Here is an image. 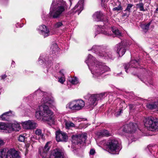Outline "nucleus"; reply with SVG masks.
I'll return each instance as SVG.
<instances>
[{"label": "nucleus", "instance_id": "5fc2aeb1", "mask_svg": "<svg viewBox=\"0 0 158 158\" xmlns=\"http://www.w3.org/2000/svg\"><path fill=\"white\" fill-rule=\"evenodd\" d=\"M70 3H71V1H70Z\"/></svg>", "mask_w": 158, "mask_h": 158}, {"label": "nucleus", "instance_id": "72a5a7b5", "mask_svg": "<svg viewBox=\"0 0 158 158\" xmlns=\"http://www.w3.org/2000/svg\"><path fill=\"white\" fill-rule=\"evenodd\" d=\"M63 26V24L62 22H58L56 23L54 25L55 28L57 29Z\"/></svg>", "mask_w": 158, "mask_h": 158}, {"label": "nucleus", "instance_id": "20e7f679", "mask_svg": "<svg viewBox=\"0 0 158 158\" xmlns=\"http://www.w3.org/2000/svg\"><path fill=\"white\" fill-rule=\"evenodd\" d=\"M120 143L115 139H110L108 141L106 145L108 152L112 154H118L120 150Z\"/></svg>", "mask_w": 158, "mask_h": 158}, {"label": "nucleus", "instance_id": "4468645a", "mask_svg": "<svg viewBox=\"0 0 158 158\" xmlns=\"http://www.w3.org/2000/svg\"><path fill=\"white\" fill-rule=\"evenodd\" d=\"M38 30L40 31V33L43 35L44 38L50 35V33L49 29L44 25L40 26L38 28Z\"/></svg>", "mask_w": 158, "mask_h": 158}, {"label": "nucleus", "instance_id": "5701e85b", "mask_svg": "<svg viewBox=\"0 0 158 158\" xmlns=\"http://www.w3.org/2000/svg\"><path fill=\"white\" fill-rule=\"evenodd\" d=\"M121 106L120 108L119 109V110L115 113V115L116 116H118L120 115L121 113H123V109L122 108H123V106L124 108L127 107V105L125 104L124 102H122L120 104Z\"/></svg>", "mask_w": 158, "mask_h": 158}, {"label": "nucleus", "instance_id": "ea45409f", "mask_svg": "<svg viewBox=\"0 0 158 158\" xmlns=\"http://www.w3.org/2000/svg\"><path fill=\"white\" fill-rule=\"evenodd\" d=\"M101 49V48L99 46H93L92 48V49L94 50L96 52H98V50Z\"/></svg>", "mask_w": 158, "mask_h": 158}, {"label": "nucleus", "instance_id": "4c0bfd02", "mask_svg": "<svg viewBox=\"0 0 158 158\" xmlns=\"http://www.w3.org/2000/svg\"><path fill=\"white\" fill-rule=\"evenodd\" d=\"M112 4H113L114 6L115 7L121 6V3L119 2V1H116L113 3H112Z\"/></svg>", "mask_w": 158, "mask_h": 158}, {"label": "nucleus", "instance_id": "49530a36", "mask_svg": "<svg viewBox=\"0 0 158 158\" xmlns=\"http://www.w3.org/2000/svg\"><path fill=\"white\" fill-rule=\"evenodd\" d=\"M6 74H4L1 76V79L2 80L4 79L6 77Z\"/></svg>", "mask_w": 158, "mask_h": 158}, {"label": "nucleus", "instance_id": "09e8293b", "mask_svg": "<svg viewBox=\"0 0 158 158\" xmlns=\"http://www.w3.org/2000/svg\"><path fill=\"white\" fill-rule=\"evenodd\" d=\"M39 64H41L43 62V60L41 59L40 57L39 59Z\"/></svg>", "mask_w": 158, "mask_h": 158}, {"label": "nucleus", "instance_id": "a19ab883", "mask_svg": "<svg viewBox=\"0 0 158 158\" xmlns=\"http://www.w3.org/2000/svg\"><path fill=\"white\" fill-rule=\"evenodd\" d=\"M25 138V137L24 136L21 135L19 136L18 139L19 141L23 142L24 141Z\"/></svg>", "mask_w": 158, "mask_h": 158}, {"label": "nucleus", "instance_id": "58836bf2", "mask_svg": "<svg viewBox=\"0 0 158 158\" xmlns=\"http://www.w3.org/2000/svg\"><path fill=\"white\" fill-rule=\"evenodd\" d=\"M122 9H123L122 7L121 6H119L115 7L112 10L113 11H119V10H122Z\"/></svg>", "mask_w": 158, "mask_h": 158}, {"label": "nucleus", "instance_id": "f8f14e48", "mask_svg": "<svg viewBox=\"0 0 158 158\" xmlns=\"http://www.w3.org/2000/svg\"><path fill=\"white\" fill-rule=\"evenodd\" d=\"M22 124L24 128L28 129H34L38 126L37 123L33 120H28L22 122Z\"/></svg>", "mask_w": 158, "mask_h": 158}, {"label": "nucleus", "instance_id": "603ef678", "mask_svg": "<svg viewBox=\"0 0 158 158\" xmlns=\"http://www.w3.org/2000/svg\"><path fill=\"white\" fill-rule=\"evenodd\" d=\"M150 147H151V146H148V150H150Z\"/></svg>", "mask_w": 158, "mask_h": 158}, {"label": "nucleus", "instance_id": "f704fd0d", "mask_svg": "<svg viewBox=\"0 0 158 158\" xmlns=\"http://www.w3.org/2000/svg\"><path fill=\"white\" fill-rule=\"evenodd\" d=\"M138 63L136 60H131L130 63L131 67L136 68V65L138 64Z\"/></svg>", "mask_w": 158, "mask_h": 158}, {"label": "nucleus", "instance_id": "2eb2a0df", "mask_svg": "<svg viewBox=\"0 0 158 158\" xmlns=\"http://www.w3.org/2000/svg\"><path fill=\"white\" fill-rule=\"evenodd\" d=\"M52 156L53 158H64L63 153L62 151L58 149L53 150L51 152V156Z\"/></svg>", "mask_w": 158, "mask_h": 158}, {"label": "nucleus", "instance_id": "ddd939ff", "mask_svg": "<svg viewBox=\"0 0 158 158\" xmlns=\"http://www.w3.org/2000/svg\"><path fill=\"white\" fill-rule=\"evenodd\" d=\"M56 139L57 141L66 142L68 139V137L66 134L60 131H56Z\"/></svg>", "mask_w": 158, "mask_h": 158}, {"label": "nucleus", "instance_id": "aec40b11", "mask_svg": "<svg viewBox=\"0 0 158 158\" xmlns=\"http://www.w3.org/2000/svg\"><path fill=\"white\" fill-rule=\"evenodd\" d=\"M98 53H99V55L101 56H105L106 57H107V56L110 59H112L113 58V57L112 56V55L110 52H108L107 53H104L103 52H102L99 51Z\"/></svg>", "mask_w": 158, "mask_h": 158}, {"label": "nucleus", "instance_id": "412c9836", "mask_svg": "<svg viewBox=\"0 0 158 158\" xmlns=\"http://www.w3.org/2000/svg\"><path fill=\"white\" fill-rule=\"evenodd\" d=\"M83 3L84 1H79L77 4L75 6V9H77L76 11L79 10L81 12L83 10Z\"/></svg>", "mask_w": 158, "mask_h": 158}, {"label": "nucleus", "instance_id": "6e6552de", "mask_svg": "<svg viewBox=\"0 0 158 158\" xmlns=\"http://www.w3.org/2000/svg\"><path fill=\"white\" fill-rule=\"evenodd\" d=\"M128 46V44L127 41L126 40H123L116 45L114 50L119 56H121L124 54L127 47Z\"/></svg>", "mask_w": 158, "mask_h": 158}, {"label": "nucleus", "instance_id": "6e6d98bb", "mask_svg": "<svg viewBox=\"0 0 158 158\" xmlns=\"http://www.w3.org/2000/svg\"><path fill=\"white\" fill-rule=\"evenodd\" d=\"M80 13V12L79 13H78V14L79 15Z\"/></svg>", "mask_w": 158, "mask_h": 158}, {"label": "nucleus", "instance_id": "c85d7f7f", "mask_svg": "<svg viewBox=\"0 0 158 158\" xmlns=\"http://www.w3.org/2000/svg\"><path fill=\"white\" fill-rule=\"evenodd\" d=\"M69 81L73 85L77 84L78 83V79L76 77H71L69 79Z\"/></svg>", "mask_w": 158, "mask_h": 158}, {"label": "nucleus", "instance_id": "864d4df0", "mask_svg": "<svg viewBox=\"0 0 158 158\" xmlns=\"http://www.w3.org/2000/svg\"><path fill=\"white\" fill-rule=\"evenodd\" d=\"M129 128H132V127H129Z\"/></svg>", "mask_w": 158, "mask_h": 158}, {"label": "nucleus", "instance_id": "4be33fe9", "mask_svg": "<svg viewBox=\"0 0 158 158\" xmlns=\"http://www.w3.org/2000/svg\"><path fill=\"white\" fill-rule=\"evenodd\" d=\"M98 135L99 136H109L110 135L109 132L107 130L104 129L98 133Z\"/></svg>", "mask_w": 158, "mask_h": 158}, {"label": "nucleus", "instance_id": "3c124183", "mask_svg": "<svg viewBox=\"0 0 158 158\" xmlns=\"http://www.w3.org/2000/svg\"><path fill=\"white\" fill-rule=\"evenodd\" d=\"M11 114H12V112H11V113H10V114H6V115L7 116V117L8 118H9V116H10L11 115Z\"/></svg>", "mask_w": 158, "mask_h": 158}, {"label": "nucleus", "instance_id": "e433bc0d", "mask_svg": "<svg viewBox=\"0 0 158 158\" xmlns=\"http://www.w3.org/2000/svg\"><path fill=\"white\" fill-rule=\"evenodd\" d=\"M133 5L132 4H129L127 5V8L124 10V11H127L130 13V9L133 6Z\"/></svg>", "mask_w": 158, "mask_h": 158}, {"label": "nucleus", "instance_id": "393cba45", "mask_svg": "<svg viewBox=\"0 0 158 158\" xmlns=\"http://www.w3.org/2000/svg\"><path fill=\"white\" fill-rule=\"evenodd\" d=\"M7 152L6 149H0V158H7Z\"/></svg>", "mask_w": 158, "mask_h": 158}, {"label": "nucleus", "instance_id": "a211bd4d", "mask_svg": "<svg viewBox=\"0 0 158 158\" xmlns=\"http://www.w3.org/2000/svg\"><path fill=\"white\" fill-rule=\"evenodd\" d=\"M146 106L148 109L151 110L156 109L158 111V102L153 103L147 104Z\"/></svg>", "mask_w": 158, "mask_h": 158}, {"label": "nucleus", "instance_id": "2f4dec72", "mask_svg": "<svg viewBox=\"0 0 158 158\" xmlns=\"http://www.w3.org/2000/svg\"><path fill=\"white\" fill-rule=\"evenodd\" d=\"M151 24V22H149L146 24L142 25L141 27L145 32L147 31L149 29V26Z\"/></svg>", "mask_w": 158, "mask_h": 158}, {"label": "nucleus", "instance_id": "cd10ccee", "mask_svg": "<svg viewBox=\"0 0 158 158\" xmlns=\"http://www.w3.org/2000/svg\"><path fill=\"white\" fill-rule=\"evenodd\" d=\"M111 29L113 32L116 36L119 37L121 36V33L116 28L113 27L111 28Z\"/></svg>", "mask_w": 158, "mask_h": 158}, {"label": "nucleus", "instance_id": "79ce46f5", "mask_svg": "<svg viewBox=\"0 0 158 158\" xmlns=\"http://www.w3.org/2000/svg\"><path fill=\"white\" fill-rule=\"evenodd\" d=\"M124 66L125 71L127 73V70L131 66V65L129 63H127V64H125Z\"/></svg>", "mask_w": 158, "mask_h": 158}, {"label": "nucleus", "instance_id": "1a4fd4ad", "mask_svg": "<svg viewBox=\"0 0 158 158\" xmlns=\"http://www.w3.org/2000/svg\"><path fill=\"white\" fill-rule=\"evenodd\" d=\"M50 142H48L47 143L44 148L40 147L39 148V152L42 158H51V157L48 155V152L50 148Z\"/></svg>", "mask_w": 158, "mask_h": 158}, {"label": "nucleus", "instance_id": "b1692460", "mask_svg": "<svg viewBox=\"0 0 158 158\" xmlns=\"http://www.w3.org/2000/svg\"><path fill=\"white\" fill-rule=\"evenodd\" d=\"M35 133L36 135L39 136L40 139H42L43 140L45 139L44 135L42 133V130L40 129H37L35 131Z\"/></svg>", "mask_w": 158, "mask_h": 158}, {"label": "nucleus", "instance_id": "bb28decb", "mask_svg": "<svg viewBox=\"0 0 158 158\" xmlns=\"http://www.w3.org/2000/svg\"><path fill=\"white\" fill-rule=\"evenodd\" d=\"M11 113V111L3 113L0 116V119L4 121H8L9 119V118L7 117L6 114H10Z\"/></svg>", "mask_w": 158, "mask_h": 158}, {"label": "nucleus", "instance_id": "7c9ffc66", "mask_svg": "<svg viewBox=\"0 0 158 158\" xmlns=\"http://www.w3.org/2000/svg\"><path fill=\"white\" fill-rule=\"evenodd\" d=\"M137 8L139 9L140 11H145V10L144 8V4L142 3L137 4L136 5Z\"/></svg>", "mask_w": 158, "mask_h": 158}, {"label": "nucleus", "instance_id": "f03ea898", "mask_svg": "<svg viewBox=\"0 0 158 158\" xmlns=\"http://www.w3.org/2000/svg\"><path fill=\"white\" fill-rule=\"evenodd\" d=\"M92 74L98 77L105 72L110 71V68L104 64L96 60L91 55L89 54L85 61Z\"/></svg>", "mask_w": 158, "mask_h": 158}, {"label": "nucleus", "instance_id": "a18cd8bd", "mask_svg": "<svg viewBox=\"0 0 158 158\" xmlns=\"http://www.w3.org/2000/svg\"><path fill=\"white\" fill-rule=\"evenodd\" d=\"M95 153V151L94 149H91L90 150V154L91 155H93Z\"/></svg>", "mask_w": 158, "mask_h": 158}, {"label": "nucleus", "instance_id": "0eeeda50", "mask_svg": "<svg viewBox=\"0 0 158 158\" xmlns=\"http://www.w3.org/2000/svg\"><path fill=\"white\" fill-rule=\"evenodd\" d=\"M105 94V93H103L91 95L89 96L88 101L86 103L87 106L89 108H93L97 104L98 101L104 97Z\"/></svg>", "mask_w": 158, "mask_h": 158}, {"label": "nucleus", "instance_id": "f257e3e1", "mask_svg": "<svg viewBox=\"0 0 158 158\" xmlns=\"http://www.w3.org/2000/svg\"><path fill=\"white\" fill-rule=\"evenodd\" d=\"M35 93L36 95L39 93L42 95H44L42 100L44 103V105L40 107V110L36 112V117L37 119H39L42 117L43 118V119L47 121L48 124L50 125L55 124L56 121L53 116V113L49 109L48 106V105L49 106L51 107L54 106V102L53 99L48 97L47 93L45 92L43 94L40 90H37Z\"/></svg>", "mask_w": 158, "mask_h": 158}, {"label": "nucleus", "instance_id": "c03bdc74", "mask_svg": "<svg viewBox=\"0 0 158 158\" xmlns=\"http://www.w3.org/2000/svg\"><path fill=\"white\" fill-rule=\"evenodd\" d=\"M64 81L65 79L61 78H59V82L62 84L64 83Z\"/></svg>", "mask_w": 158, "mask_h": 158}, {"label": "nucleus", "instance_id": "6ab92c4d", "mask_svg": "<svg viewBox=\"0 0 158 158\" xmlns=\"http://www.w3.org/2000/svg\"><path fill=\"white\" fill-rule=\"evenodd\" d=\"M10 126L11 129L12 131H18L21 129L20 124L17 122L11 124Z\"/></svg>", "mask_w": 158, "mask_h": 158}, {"label": "nucleus", "instance_id": "dca6fc26", "mask_svg": "<svg viewBox=\"0 0 158 158\" xmlns=\"http://www.w3.org/2000/svg\"><path fill=\"white\" fill-rule=\"evenodd\" d=\"M7 158H19L20 156L17 151L11 149L7 152Z\"/></svg>", "mask_w": 158, "mask_h": 158}, {"label": "nucleus", "instance_id": "f3484780", "mask_svg": "<svg viewBox=\"0 0 158 158\" xmlns=\"http://www.w3.org/2000/svg\"><path fill=\"white\" fill-rule=\"evenodd\" d=\"M104 17V15L100 11H97L93 15L94 19L97 22L103 21Z\"/></svg>", "mask_w": 158, "mask_h": 158}, {"label": "nucleus", "instance_id": "7ed1b4c3", "mask_svg": "<svg viewBox=\"0 0 158 158\" xmlns=\"http://www.w3.org/2000/svg\"><path fill=\"white\" fill-rule=\"evenodd\" d=\"M67 8V5L65 1H53L51 5L52 10L49 13L50 17L53 19L60 18L63 15Z\"/></svg>", "mask_w": 158, "mask_h": 158}, {"label": "nucleus", "instance_id": "c9c22d12", "mask_svg": "<svg viewBox=\"0 0 158 158\" xmlns=\"http://www.w3.org/2000/svg\"><path fill=\"white\" fill-rule=\"evenodd\" d=\"M7 128V126L6 124L3 123H0V130H5Z\"/></svg>", "mask_w": 158, "mask_h": 158}, {"label": "nucleus", "instance_id": "c756f323", "mask_svg": "<svg viewBox=\"0 0 158 158\" xmlns=\"http://www.w3.org/2000/svg\"><path fill=\"white\" fill-rule=\"evenodd\" d=\"M64 122L65 123V125L66 127L68 128L72 127H74L75 126L74 124L70 121H67L65 120Z\"/></svg>", "mask_w": 158, "mask_h": 158}, {"label": "nucleus", "instance_id": "9b49d317", "mask_svg": "<svg viewBox=\"0 0 158 158\" xmlns=\"http://www.w3.org/2000/svg\"><path fill=\"white\" fill-rule=\"evenodd\" d=\"M138 127L136 123H130L128 124L124 125L122 130L123 132L126 133H132L134 132Z\"/></svg>", "mask_w": 158, "mask_h": 158}, {"label": "nucleus", "instance_id": "37998d69", "mask_svg": "<svg viewBox=\"0 0 158 158\" xmlns=\"http://www.w3.org/2000/svg\"><path fill=\"white\" fill-rule=\"evenodd\" d=\"M126 12L125 13H123V16H127L128 17L130 14V13L127 11H126Z\"/></svg>", "mask_w": 158, "mask_h": 158}, {"label": "nucleus", "instance_id": "de8ad7c7", "mask_svg": "<svg viewBox=\"0 0 158 158\" xmlns=\"http://www.w3.org/2000/svg\"><path fill=\"white\" fill-rule=\"evenodd\" d=\"M4 143V142L3 140L0 139V146L3 145Z\"/></svg>", "mask_w": 158, "mask_h": 158}, {"label": "nucleus", "instance_id": "473e14b6", "mask_svg": "<svg viewBox=\"0 0 158 158\" xmlns=\"http://www.w3.org/2000/svg\"><path fill=\"white\" fill-rule=\"evenodd\" d=\"M98 27L97 28V30L99 32V33H102L104 34H106V35H109L108 33H107L106 31H103V28H102V26H98Z\"/></svg>", "mask_w": 158, "mask_h": 158}, {"label": "nucleus", "instance_id": "423d86ee", "mask_svg": "<svg viewBox=\"0 0 158 158\" xmlns=\"http://www.w3.org/2000/svg\"><path fill=\"white\" fill-rule=\"evenodd\" d=\"M85 105V102L83 100H76L68 103L66 107L71 110L78 111L82 109Z\"/></svg>", "mask_w": 158, "mask_h": 158}, {"label": "nucleus", "instance_id": "9d476101", "mask_svg": "<svg viewBox=\"0 0 158 158\" xmlns=\"http://www.w3.org/2000/svg\"><path fill=\"white\" fill-rule=\"evenodd\" d=\"M87 138L86 133L79 135H73L72 136V142L74 143L78 144H81L84 143Z\"/></svg>", "mask_w": 158, "mask_h": 158}, {"label": "nucleus", "instance_id": "8fccbe9b", "mask_svg": "<svg viewBox=\"0 0 158 158\" xmlns=\"http://www.w3.org/2000/svg\"><path fill=\"white\" fill-rule=\"evenodd\" d=\"M15 62L14 61H12L11 63V66L12 67H15Z\"/></svg>", "mask_w": 158, "mask_h": 158}, {"label": "nucleus", "instance_id": "a878e982", "mask_svg": "<svg viewBox=\"0 0 158 158\" xmlns=\"http://www.w3.org/2000/svg\"><path fill=\"white\" fill-rule=\"evenodd\" d=\"M58 47L56 44L54 43L51 46V48L52 49V53H55L58 52Z\"/></svg>", "mask_w": 158, "mask_h": 158}, {"label": "nucleus", "instance_id": "39448f33", "mask_svg": "<svg viewBox=\"0 0 158 158\" xmlns=\"http://www.w3.org/2000/svg\"><path fill=\"white\" fill-rule=\"evenodd\" d=\"M143 121L145 126L149 130L153 131L158 129V119L149 117L145 118Z\"/></svg>", "mask_w": 158, "mask_h": 158}]
</instances>
